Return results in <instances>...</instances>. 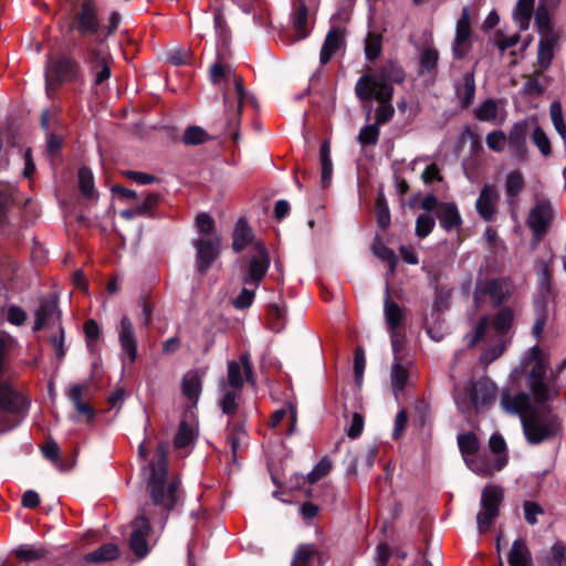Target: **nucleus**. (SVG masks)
Wrapping results in <instances>:
<instances>
[{
  "label": "nucleus",
  "mask_w": 566,
  "mask_h": 566,
  "mask_svg": "<svg viewBox=\"0 0 566 566\" xmlns=\"http://www.w3.org/2000/svg\"><path fill=\"white\" fill-rule=\"evenodd\" d=\"M285 311L277 305H271L268 311V321L270 328L280 332L284 326Z\"/></svg>",
  "instance_id": "obj_60"
},
{
  "label": "nucleus",
  "mask_w": 566,
  "mask_h": 566,
  "mask_svg": "<svg viewBox=\"0 0 566 566\" xmlns=\"http://www.w3.org/2000/svg\"><path fill=\"white\" fill-rule=\"evenodd\" d=\"M405 78L403 67L397 61L388 60L375 74H365L358 78L355 94L358 99H368L373 96L371 92L384 93L386 88L394 94V84H401Z\"/></svg>",
  "instance_id": "obj_6"
},
{
  "label": "nucleus",
  "mask_w": 566,
  "mask_h": 566,
  "mask_svg": "<svg viewBox=\"0 0 566 566\" xmlns=\"http://www.w3.org/2000/svg\"><path fill=\"white\" fill-rule=\"evenodd\" d=\"M455 95L462 108H468L472 105L475 96V78L473 72L464 73L462 82L455 84Z\"/></svg>",
  "instance_id": "obj_33"
},
{
  "label": "nucleus",
  "mask_w": 566,
  "mask_h": 566,
  "mask_svg": "<svg viewBox=\"0 0 566 566\" xmlns=\"http://www.w3.org/2000/svg\"><path fill=\"white\" fill-rule=\"evenodd\" d=\"M528 391H531L528 389ZM500 405L502 409L511 415H518L521 418L523 416H528L535 409H542L545 411H549L548 403L546 407H538L531 392H511L507 389H503L500 396Z\"/></svg>",
  "instance_id": "obj_14"
},
{
  "label": "nucleus",
  "mask_w": 566,
  "mask_h": 566,
  "mask_svg": "<svg viewBox=\"0 0 566 566\" xmlns=\"http://www.w3.org/2000/svg\"><path fill=\"white\" fill-rule=\"evenodd\" d=\"M376 216L377 223L380 228L386 229L390 224V211L386 200V197L382 192L378 193L376 198Z\"/></svg>",
  "instance_id": "obj_59"
},
{
  "label": "nucleus",
  "mask_w": 566,
  "mask_h": 566,
  "mask_svg": "<svg viewBox=\"0 0 566 566\" xmlns=\"http://www.w3.org/2000/svg\"><path fill=\"white\" fill-rule=\"evenodd\" d=\"M83 84L84 72L81 63L70 54L49 55L45 69V91L49 97L63 84Z\"/></svg>",
  "instance_id": "obj_5"
},
{
  "label": "nucleus",
  "mask_w": 566,
  "mask_h": 566,
  "mask_svg": "<svg viewBox=\"0 0 566 566\" xmlns=\"http://www.w3.org/2000/svg\"><path fill=\"white\" fill-rule=\"evenodd\" d=\"M319 553L314 545L301 544L294 553L293 566H312L315 560L319 562Z\"/></svg>",
  "instance_id": "obj_44"
},
{
  "label": "nucleus",
  "mask_w": 566,
  "mask_h": 566,
  "mask_svg": "<svg viewBox=\"0 0 566 566\" xmlns=\"http://www.w3.org/2000/svg\"><path fill=\"white\" fill-rule=\"evenodd\" d=\"M83 392L84 387L82 385L75 384L71 386L67 396L74 405L77 413L82 416L86 422H91L95 417V410L90 403L82 400Z\"/></svg>",
  "instance_id": "obj_34"
},
{
  "label": "nucleus",
  "mask_w": 566,
  "mask_h": 566,
  "mask_svg": "<svg viewBox=\"0 0 566 566\" xmlns=\"http://www.w3.org/2000/svg\"><path fill=\"white\" fill-rule=\"evenodd\" d=\"M157 462L149 465V493L150 502H147L139 514L132 522V535L129 547L134 554L143 558L148 552L147 535L150 522L156 518L164 525L168 512L178 501L179 480L168 478L167 447L160 443L157 448Z\"/></svg>",
  "instance_id": "obj_1"
},
{
  "label": "nucleus",
  "mask_w": 566,
  "mask_h": 566,
  "mask_svg": "<svg viewBox=\"0 0 566 566\" xmlns=\"http://www.w3.org/2000/svg\"><path fill=\"white\" fill-rule=\"evenodd\" d=\"M524 187V177L521 171L514 170L506 176L505 191L510 202H513Z\"/></svg>",
  "instance_id": "obj_50"
},
{
  "label": "nucleus",
  "mask_w": 566,
  "mask_h": 566,
  "mask_svg": "<svg viewBox=\"0 0 566 566\" xmlns=\"http://www.w3.org/2000/svg\"><path fill=\"white\" fill-rule=\"evenodd\" d=\"M553 218V209L548 201L541 200L530 211L528 227L535 234H542L546 231Z\"/></svg>",
  "instance_id": "obj_24"
},
{
  "label": "nucleus",
  "mask_w": 566,
  "mask_h": 566,
  "mask_svg": "<svg viewBox=\"0 0 566 566\" xmlns=\"http://www.w3.org/2000/svg\"><path fill=\"white\" fill-rule=\"evenodd\" d=\"M486 344V348L482 352L480 356V361L488 366L499 357L503 355L506 348L505 339L502 337H488L486 339H482Z\"/></svg>",
  "instance_id": "obj_39"
},
{
  "label": "nucleus",
  "mask_w": 566,
  "mask_h": 566,
  "mask_svg": "<svg viewBox=\"0 0 566 566\" xmlns=\"http://www.w3.org/2000/svg\"><path fill=\"white\" fill-rule=\"evenodd\" d=\"M565 367L566 358L552 369L549 355L535 345L523 355L518 368L512 373V378L517 380L520 374L524 375L526 387L531 390L535 403L538 407H546L560 395L559 375Z\"/></svg>",
  "instance_id": "obj_2"
},
{
  "label": "nucleus",
  "mask_w": 566,
  "mask_h": 566,
  "mask_svg": "<svg viewBox=\"0 0 566 566\" xmlns=\"http://www.w3.org/2000/svg\"><path fill=\"white\" fill-rule=\"evenodd\" d=\"M122 15L112 11L106 25H102L99 7L96 0H77L73 3L65 36L73 44L102 46L118 29Z\"/></svg>",
  "instance_id": "obj_4"
},
{
  "label": "nucleus",
  "mask_w": 566,
  "mask_h": 566,
  "mask_svg": "<svg viewBox=\"0 0 566 566\" xmlns=\"http://www.w3.org/2000/svg\"><path fill=\"white\" fill-rule=\"evenodd\" d=\"M458 446L465 465H468L469 459H473L480 452L481 448L480 440L473 432L460 433Z\"/></svg>",
  "instance_id": "obj_37"
},
{
  "label": "nucleus",
  "mask_w": 566,
  "mask_h": 566,
  "mask_svg": "<svg viewBox=\"0 0 566 566\" xmlns=\"http://www.w3.org/2000/svg\"><path fill=\"white\" fill-rule=\"evenodd\" d=\"M50 344L53 346L57 359L65 356L64 348V329L61 324L57 325L56 331L49 337Z\"/></svg>",
  "instance_id": "obj_61"
},
{
  "label": "nucleus",
  "mask_w": 566,
  "mask_h": 566,
  "mask_svg": "<svg viewBox=\"0 0 566 566\" xmlns=\"http://www.w3.org/2000/svg\"><path fill=\"white\" fill-rule=\"evenodd\" d=\"M118 555L119 549L117 545L107 543L94 552L86 554L84 560L86 563H105L116 559Z\"/></svg>",
  "instance_id": "obj_45"
},
{
  "label": "nucleus",
  "mask_w": 566,
  "mask_h": 566,
  "mask_svg": "<svg viewBox=\"0 0 566 566\" xmlns=\"http://www.w3.org/2000/svg\"><path fill=\"white\" fill-rule=\"evenodd\" d=\"M436 221L429 214H420L416 221V234L419 238H426L430 234L432 229L434 228Z\"/></svg>",
  "instance_id": "obj_62"
},
{
  "label": "nucleus",
  "mask_w": 566,
  "mask_h": 566,
  "mask_svg": "<svg viewBox=\"0 0 566 566\" xmlns=\"http://www.w3.org/2000/svg\"><path fill=\"white\" fill-rule=\"evenodd\" d=\"M513 312L507 308H501L494 318L491 321L489 316H483L479 319L473 334L469 339V347H474L480 340L488 337H502L512 327Z\"/></svg>",
  "instance_id": "obj_10"
},
{
  "label": "nucleus",
  "mask_w": 566,
  "mask_h": 566,
  "mask_svg": "<svg viewBox=\"0 0 566 566\" xmlns=\"http://www.w3.org/2000/svg\"><path fill=\"white\" fill-rule=\"evenodd\" d=\"M197 436V423L195 421L182 420L175 437V448L180 450L193 446Z\"/></svg>",
  "instance_id": "obj_35"
},
{
  "label": "nucleus",
  "mask_w": 566,
  "mask_h": 566,
  "mask_svg": "<svg viewBox=\"0 0 566 566\" xmlns=\"http://www.w3.org/2000/svg\"><path fill=\"white\" fill-rule=\"evenodd\" d=\"M205 375V369L199 368L191 369L184 375L181 381V390L187 399L197 402L201 394L202 379Z\"/></svg>",
  "instance_id": "obj_28"
},
{
  "label": "nucleus",
  "mask_w": 566,
  "mask_h": 566,
  "mask_svg": "<svg viewBox=\"0 0 566 566\" xmlns=\"http://www.w3.org/2000/svg\"><path fill=\"white\" fill-rule=\"evenodd\" d=\"M504 499V491L500 485L489 484L481 493V509L476 515L480 533L488 532L500 514V505Z\"/></svg>",
  "instance_id": "obj_11"
},
{
  "label": "nucleus",
  "mask_w": 566,
  "mask_h": 566,
  "mask_svg": "<svg viewBox=\"0 0 566 566\" xmlns=\"http://www.w3.org/2000/svg\"><path fill=\"white\" fill-rule=\"evenodd\" d=\"M253 242V234L248 226L247 221L243 219H240L234 228L233 231V242L232 248L235 252H241L244 248H247L249 244H254Z\"/></svg>",
  "instance_id": "obj_41"
},
{
  "label": "nucleus",
  "mask_w": 566,
  "mask_h": 566,
  "mask_svg": "<svg viewBox=\"0 0 566 566\" xmlns=\"http://www.w3.org/2000/svg\"><path fill=\"white\" fill-rule=\"evenodd\" d=\"M499 192L494 185L486 184L476 200L475 207L479 214L486 221L492 220L496 212Z\"/></svg>",
  "instance_id": "obj_25"
},
{
  "label": "nucleus",
  "mask_w": 566,
  "mask_h": 566,
  "mask_svg": "<svg viewBox=\"0 0 566 566\" xmlns=\"http://www.w3.org/2000/svg\"><path fill=\"white\" fill-rule=\"evenodd\" d=\"M489 449L495 458L504 457L506 464L509 463V449L505 439L500 432H494L489 439Z\"/></svg>",
  "instance_id": "obj_57"
},
{
  "label": "nucleus",
  "mask_w": 566,
  "mask_h": 566,
  "mask_svg": "<svg viewBox=\"0 0 566 566\" xmlns=\"http://www.w3.org/2000/svg\"><path fill=\"white\" fill-rule=\"evenodd\" d=\"M535 25L541 38L558 36L553 25L549 9L545 8L543 4L537 6L535 11Z\"/></svg>",
  "instance_id": "obj_40"
},
{
  "label": "nucleus",
  "mask_w": 566,
  "mask_h": 566,
  "mask_svg": "<svg viewBox=\"0 0 566 566\" xmlns=\"http://www.w3.org/2000/svg\"><path fill=\"white\" fill-rule=\"evenodd\" d=\"M222 396L219 406L222 413L228 416L227 442L231 447L232 458H237L240 446L247 439L244 429L245 413L239 408L238 391L228 387H220Z\"/></svg>",
  "instance_id": "obj_7"
},
{
  "label": "nucleus",
  "mask_w": 566,
  "mask_h": 566,
  "mask_svg": "<svg viewBox=\"0 0 566 566\" xmlns=\"http://www.w3.org/2000/svg\"><path fill=\"white\" fill-rule=\"evenodd\" d=\"M57 126V111L43 109L40 116V127L45 133V142H63V136L56 133Z\"/></svg>",
  "instance_id": "obj_32"
},
{
  "label": "nucleus",
  "mask_w": 566,
  "mask_h": 566,
  "mask_svg": "<svg viewBox=\"0 0 566 566\" xmlns=\"http://www.w3.org/2000/svg\"><path fill=\"white\" fill-rule=\"evenodd\" d=\"M441 228L446 231L458 230L461 227L462 219L454 203L442 202L437 211Z\"/></svg>",
  "instance_id": "obj_31"
},
{
  "label": "nucleus",
  "mask_w": 566,
  "mask_h": 566,
  "mask_svg": "<svg viewBox=\"0 0 566 566\" xmlns=\"http://www.w3.org/2000/svg\"><path fill=\"white\" fill-rule=\"evenodd\" d=\"M401 347L402 346H398V350L395 353V360L391 367V385L396 395L403 390L409 378L408 368L402 363V358L400 357Z\"/></svg>",
  "instance_id": "obj_36"
},
{
  "label": "nucleus",
  "mask_w": 566,
  "mask_h": 566,
  "mask_svg": "<svg viewBox=\"0 0 566 566\" xmlns=\"http://www.w3.org/2000/svg\"><path fill=\"white\" fill-rule=\"evenodd\" d=\"M318 6V0H294L293 10L290 14L291 23L296 32L297 40H304L310 36L308 28L310 8Z\"/></svg>",
  "instance_id": "obj_19"
},
{
  "label": "nucleus",
  "mask_w": 566,
  "mask_h": 566,
  "mask_svg": "<svg viewBox=\"0 0 566 566\" xmlns=\"http://www.w3.org/2000/svg\"><path fill=\"white\" fill-rule=\"evenodd\" d=\"M542 566H566V544L562 541L555 542L549 553L542 558Z\"/></svg>",
  "instance_id": "obj_47"
},
{
  "label": "nucleus",
  "mask_w": 566,
  "mask_h": 566,
  "mask_svg": "<svg viewBox=\"0 0 566 566\" xmlns=\"http://www.w3.org/2000/svg\"><path fill=\"white\" fill-rule=\"evenodd\" d=\"M244 378L254 386L255 380L248 354L241 355L240 361L231 360L228 363L227 382L220 384V387L241 390L244 385Z\"/></svg>",
  "instance_id": "obj_16"
},
{
  "label": "nucleus",
  "mask_w": 566,
  "mask_h": 566,
  "mask_svg": "<svg viewBox=\"0 0 566 566\" xmlns=\"http://www.w3.org/2000/svg\"><path fill=\"white\" fill-rule=\"evenodd\" d=\"M532 125H534L533 116L515 123L511 129L509 142H526Z\"/></svg>",
  "instance_id": "obj_55"
},
{
  "label": "nucleus",
  "mask_w": 566,
  "mask_h": 566,
  "mask_svg": "<svg viewBox=\"0 0 566 566\" xmlns=\"http://www.w3.org/2000/svg\"><path fill=\"white\" fill-rule=\"evenodd\" d=\"M559 36L541 38L537 49V64L542 71L549 69L554 59V49Z\"/></svg>",
  "instance_id": "obj_38"
},
{
  "label": "nucleus",
  "mask_w": 566,
  "mask_h": 566,
  "mask_svg": "<svg viewBox=\"0 0 566 566\" xmlns=\"http://www.w3.org/2000/svg\"><path fill=\"white\" fill-rule=\"evenodd\" d=\"M510 566H533V556L524 538H517L513 542L507 555Z\"/></svg>",
  "instance_id": "obj_30"
},
{
  "label": "nucleus",
  "mask_w": 566,
  "mask_h": 566,
  "mask_svg": "<svg viewBox=\"0 0 566 566\" xmlns=\"http://www.w3.org/2000/svg\"><path fill=\"white\" fill-rule=\"evenodd\" d=\"M346 30L342 25H331L319 52V63L327 64L346 45Z\"/></svg>",
  "instance_id": "obj_21"
},
{
  "label": "nucleus",
  "mask_w": 566,
  "mask_h": 566,
  "mask_svg": "<svg viewBox=\"0 0 566 566\" xmlns=\"http://www.w3.org/2000/svg\"><path fill=\"white\" fill-rule=\"evenodd\" d=\"M471 32L470 9L464 7L461 11L460 19L457 22L455 39L452 46V53L455 60H462L469 53L471 49Z\"/></svg>",
  "instance_id": "obj_18"
},
{
  "label": "nucleus",
  "mask_w": 566,
  "mask_h": 566,
  "mask_svg": "<svg viewBox=\"0 0 566 566\" xmlns=\"http://www.w3.org/2000/svg\"><path fill=\"white\" fill-rule=\"evenodd\" d=\"M535 0H517L513 12L514 20L518 22L521 30H527L534 12Z\"/></svg>",
  "instance_id": "obj_46"
},
{
  "label": "nucleus",
  "mask_w": 566,
  "mask_h": 566,
  "mask_svg": "<svg viewBox=\"0 0 566 566\" xmlns=\"http://www.w3.org/2000/svg\"><path fill=\"white\" fill-rule=\"evenodd\" d=\"M439 61V52L434 48L423 49L420 53L419 65L421 71L419 73H436Z\"/></svg>",
  "instance_id": "obj_53"
},
{
  "label": "nucleus",
  "mask_w": 566,
  "mask_h": 566,
  "mask_svg": "<svg viewBox=\"0 0 566 566\" xmlns=\"http://www.w3.org/2000/svg\"><path fill=\"white\" fill-rule=\"evenodd\" d=\"M77 178L81 193L86 199H96L97 195L95 191L93 172L88 168L83 167L78 170Z\"/></svg>",
  "instance_id": "obj_49"
},
{
  "label": "nucleus",
  "mask_w": 566,
  "mask_h": 566,
  "mask_svg": "<svg viewBox=\"0 0 566 566\" xmlns=\"http://www.w3.org/2000/svg\"><path fill=\"white\" fill-rule=\"evenodd\" d=\"M255 254L252 256L248 268V280L258 283L269 269V258L264 245L260 241L253 244Z\"/></svg>",
  "instance_id": "obj_26"
},
{
  "label": "nucleus",
  "mask_w": 566,
  "mask_h": 566,
  "mask_svg": "<svg viewBox=\"0 0 566 566\" xmlns=\"http://www.w3.org/2000/svg\"><path fill=\"white\" fill-rule=\"evenodd\" d=\"M497 394L496 385L488 379H481L476 382H471L463 392L457 395L455 401L459 409L463 412L475 409L480 410L488 407Z\"/></svg>",
  "instance_id": "obj_9"
},
{
  "label": "nucleus",
  "mask_w": 566,
  "mask_h": 566,
  "mask_svg": "<svg viewBox=\"0 0 566 566\" xmlns=\"http://www.w3.org/2000/svg\"><path fill=\"white\" fill-rule=\"evenodd\" d=\"M505 467L506 461L504 457L497 459L491 452H479L473 459H469L467 465L471 472L484 479L493 478Z\"/></svg>",
  "instance_id": "obj_17"
},
{
  "label": "nucleus",
  "mask_w": 566,
  "mask_h": 566,
  "mask_svg": "<svg viewBox=\"0 0 566 566\" xmlns=\"http://www.w3.org/2000/svg\"><path fill=\"white\" fill-rule=\"evenodd\" d=\"M118 340L123 353L128 357L130 364L137 358V340L134 325L127 316H123L118 328Z\"/></svg>",
  "instance_id": "obj_23"
},
{
  "label": "nucleus",
  "mask_w": 566,
  "mask_h": 566,
  "mask_svg": "<svg viewBox=\"0 0 566 566\" xmlns=\"http://www.w3.org/2000/svg\"><path fill=\"white\" fill-rule=\"evenodd\" d=\"M234 91L233 99L228 90L222 91L224 113L212 123L210 135L202 127L192 125L185 130L181 142H205V139L238 142L243 104L258 108V99L245 90L242 77L234 78Z\"/></svg>",
  "instance_id": "obj_3"
},
{
  "label": "nucleus",
  "mask_w": 566,
  "mask_h": 566,
  "mask_svg": "<svg viewBox=\"0 0 566 566\" xmlns=\"http://www.w3.org/2000/svg\"><path fill=\"white\" fill-rule=\"evenodd\" d=\"M373 252L378 259L388 263L389 273L394 274L398 264V259L395 252L381 242H377L373 245Z\"/></svg>",
  "instance_id": "obj_56"
},
{
  "label": "nucleus",
  "mask_w": 566,
  "mask_h": 566,
  "mask_svg": "<svg viewBox=\"0 0 566 566\" xmlns=\"http://www.w3.org/2000/svg\"><path fill=\"white\" fill-rule=\"evenodd\" d=\"M35 323L33 331L38 332L45 326L57 323L60 324L61 311L57 306V298L53 295L46 296L40 301V305L35 313Z\"/></svg>",
  "instance_id": "obj_20"
},
{
  "label": "nucleus",
  "mask_w": 566,
  "mask_h": 566,
  "mask_svg": "<svg viewBox=\"0 0 566 566\" xmlns=\"http://www.w3.org/2000/svg\"><path fill=\"white\" fill-rule=\"evenodd\" d=\"M219 237H200L192 241L196 249V266L200 274H205L220 253Z\"/></svg>",
  "instance_id": "obj_15"
},
{
  "label": "nucleus",
  "mask_w": 566,
  "mask_h": 566,
  "mask_svg": "<svg viewBox=\"0 0 566 566\" xmlns=\"http://www.w3.org/2000/svg\"><path fill=\"white\" fill-rule=\"evenodd\" d=\"M371 96L368 99H360L361 102H373L377 101L379 103L376 115H375V123L378 125L388 123L395 113L394 106H392V97L394 94L390 93V90H385L384 93L378 92H371Z\"/></svg>",
  "instance_id": "obj_27"
},
{
  "label": "nucleus",
  "mask_w": 566,
  "mask_h": 566,
  "mask_svg": "<svg viewBox=\"0 0 566 566\" xmlns=\"http://www.w3.org/2000/svg\"><path fill=\"white\" fill-rule=\"evenodd\" d=\"M17 346V339L4 331H0V377L6 374L7 370V356Z\"/></svg>",
  "instance_id": "obj_51"
},
{
  "label": "nucleus",
  "mask_w": 566,
  "mask_h": 566,
  "mask_svg": "<svg viewBox=\"0 0 566 566\" xmlns=\"http://www.w3.org/2000/svg\"><path fill=\"white\" fill-rule=\"evenodd\" d=\"M209 77L212 84L220 85L227 81H231L234 84V78L242 76L237 74L229 64L217 61L209 69Z\"/></svg>",
  "instance_id": "obj_43"
},
{
  "label": "nucleus",
  "mask_w": 566,
  "mask_h": 566,
  "mask_svg": "<svg viewBox=\"0 0 566 566\" xmlns=\"http://www.w3.org/2000/svg\"><path fill=\"white\" fill-rule=\"evenodd\" d=\"M384 313L391 336L392 349L394 353H397L398 346H402L397 328L402 324L405 315L402 308L389 297L385 301Z\"/></svg>",
  "instance_id": "obj_22"
},
{
  "label": "nucleus",
  "mask_w": 566,
  "mask_h": 566,
  "mask_svg": "<svg viewBox=\"0 0 566 566\" xmlns=\"http://www.w3.org/2000/svg\"><path fill=\"white\" fill-rule=\"evenodd\" d=\"M513 284L509 279L479 280L474 290V302H483L486 297L494 306L502 304L513 292Z\"/></svg>",
  "instance_id": "obj_12"
},
{
  "label": "nucleus",
  "mask_w": 566,
  "mask_h": 566,
  "mask_svg": "<svg viewBox=\"0 0 566 566\" xmlns=\"http://www.w3.org/2000/svg\"><path fill=\"white\" fill-rule=\"evenodd\" d=\"M332 468V463L328 459L323 458L314 469L308 473L307 480L310 483H315L326 476Z\"/></svg>",
  "instance_id": "obj_63"
},
{
  "label": "nucleus",
  "mask_w": 566,
  "mask_h": 566,
  "mask_svg": "<svg viewBox=\"0 0 566 566\" xmlns=\"http://www.w3.org/2000/svg\"><path fill=\"white\" fill-rule=\"evenodd\" d=\"M382 51V36L375 32H369L365 39V55L370 62L377 60Z\"/></svg>",
  "instance_id": "obj_52"
},
{
  "label": "nucleus",
  "mask_w": 566,
  "mask_h": 566,
  "mask_svg": "<svg viewBox=\"0 0 566 566\" xmlns=\"http://www.w3.org/2000/svg\"><path fill=\"white\" fill-rule=\"evenodd\" d=\"M80 50H85L87 54V63L90 69V74L92 75V85L93 87H101L105 82H107L111 77V66L109 61L111 56L103 55L99 46L91 45V44H73Z\"/></svg>",
  "instance_id": "obj_13"
},
{
  "label": "nucleus",
  "mask_w": 566,
  "mask_h": 566,
  "mask_svg": "<svg viewBox=\"0 0 566 566\" xmlns=\"http://www.w3.org/2000/svg\"><path fill=\"white\" fill-rule=\"evenodd\" d=\"M536 275L538 279V285L543 293L551 291L552 280V259L544 260L539 259L535 263Z\"/></svg>",
  "instance_id": "obj_48"
},
{
  "label": "nucleus",
  "mask_w": 566,
  "mask_h": 566,
  "mask_svg": "<svg viewBox=\"0 0 566 566\" xmlns=\"http://www.w3.org/2000/svg\"><path fill=\"white\" fill-rule=\"evenodd\" d=\"M552 123L562 139H566V124L563 116V107L559 101H554L549 106Z\"/></svg>",
  "instance_id": "obj_54"
},
{
  "label": "nucleus",
  "mask_w": 566,
  "mask_h": 566,
  "mask_svg": "<svg viewBox=\"0 0 566 566\" xmlns=\"http://www.w3.org/2000/svg\"><path fill=\"white\" fill-rule=\"evenodd\" d=\"M27 407L25 398L8 384L0 385V408L10 413H19Z\"/></svg>",
  "instance_id": "obj_29"
},
{
  "label": "nucleus",
  "mask_w": 566,
  "mask_h": 566,
  "mask_svg": "<svg viewBox=\"0 0 566 566\" xmlns=\"http://www.w3.org/2000/svg\"><path fill=\"white\" fill-rule=\"evenodd\" d=\"M196 226L201 237H210L214 229V220L208 213L201 212L196 217Z\"/></svg>",
  "instance_id": "obj_64"
},
{
  "label": "nucleus",
  "mask_w": 566,
  "mask_h": 566,
  "mask_svg": "<svg viewBox=\"0 0 566 566\" xmlns=\"http://www.w3.org/2000/svg\"><path fill=\"white\" fill-rule=\"evenodd\" d=\"M321 185L328 188L333 177V160L329 144H322L319 149Z\"/></svg>",
  "instance_id": "obj_42"
},
{
  "label": "nucleus",
  "mask_w": 566,
  "mask_h": 566,
  "mask_svg": "<svg viewBox=\"0 0 566 566\" xmlns=\"http://www.w3.org/2000/svg\"><path fill=\"white\" fill-rule=\"evenodd\" d=\"M524 436L528 443L539 444L562 432L563 423L557 415H538L537 409L522 417Z\"/></svg>",
  "instance_id": "obj_8"
},
{
  "label": "nucleus",
  "mask_w": 566,
  "mask_h": 566,
  "mask_svg": "<svg viewBox=\"0 0 566 566\" xmlns=\"http://www.w3.org/2000/svg\"><path fill=\"white\" fill-rule=\"evenodd\" d=\"M497 112L496 102L492 98H488L474 111V115L479 120L492 122L496 119Z\"/></svg>",
  "instance_id": "obj_58"
}]
</instances>
